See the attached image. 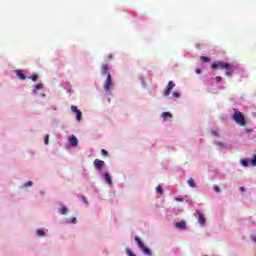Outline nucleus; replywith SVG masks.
<instances>
[{"label":"nucleus","mask_w":256,"mask_h":256,"mask_svg":"<svg viewBox=\"0 0 256 256\" xmlns=\"http://www.w3.org/2000/svg\"><path fill=\"white\" fill-rule=\"evenodd\" d=\"M60 213L61 215H67V213H69V209L67 208V206L62 205V207L60 208Z\"/></svg>","instance_id":"13"},{"label":"nucleus","mask_w":256,"mask_h":256,"mask_svg":"<svg viewBox=\"0 0 256 256\" xmlns=\"http://www.w3.org/2000/svg\"><path fill=\"white\" fill-rule=\"evenodd\" d=\"M174 87H175V82L169 81L164 92H163L164 97H169V95H171V91H173Z\"/></svg>","instance_id":"4"},{"label":"nucleus","mask_w":256,"mask_h":256,"mask_svg":"<svg viewBox=\"0 0 256 256\" xmlns=\"http://www.w3.org/2000/svg\"><path fill=\"white\" fill-rule=\"evenodd\" d=\"M172 97H175L176 99H179V97H181V94L179 92H174L172 94Z\"/></svg>","instance_id":"24"},{"label":"nucleus","mask_w":256,"mask_h":256,"mask_svg":"<svg viewBox=\"0 0 256 256\" xmlns=\"http://www.w3.org/2000/svg\"><path fill=\"white\" fill-rule=\"evenodd\" d=\"M233 121L237 123L238 125H241V127H245L247 124V121L245 120V116H243V113H241L239 110L234 109V114L232 116Z\"/></svg>","instance_id":"3"},{"label":"nucleus","mask_w":256,"mask_h":256,"mask_svg":"<svg viewBox=\"0 0 256 256\" xmlns=\"http://www.w3.org/2000/svg\"><path fill=\"white\" fill-rule=\"evenodd\" d=\"M188 185L189 187H193V188L197 187V184H195V180H193V178H190L188 180Z\"/></svg>","instance_id":"17"},{"label":"nucleus","mask_w":256,"mask_h":256,"mask_svg":"<svg viewBox=\"0 0 256 256\" xmlns=\"http://www.w3.org/2000/svg\"><path fill=\"white\" fill-rule=\"evenodd\" d=\"M174 227H176V229L185 231V229H187V223L185 221L176 222L174 223Z\"/></svg>","instance_id":"7"},{"label":"nucleus","mask_w":256,"mask_h":256,"mask_svg":"<svg viewBox=\"0 0 256 256\" xmlns=\"http://www.w3.org/2000/svg\"><path fill=\"white\" fill-rule=\"evenodd\" d=\"M200 59H201V61H203V63H209L211 61V59H209L205 56H201Z\"/></svg>","instance_id":"20"},{"label":"nucleus","mask_w":256,"mask_h":256,"mask_svg":"<svg viewBox=\"0 0 256 256\" xmlns=\"http://www.w3.org/2000/svg\"><path fill=\"white\" fill-rule=\"evenodd\" d=\"M213 189L216 193H221V188H219V186H213Z\"/></svg>","instance_id":"27"},{"label":"nucleus","mask_w":256,"mask_h":256,"mask_svg":"<svg viewBox=\"0 0 256 256\" xmlns=\"http://www.w3.org/2000/svg\"><path fill=\"white\" fill-rule=\"evenodd\" d=\"M82 201L85 203V205H89V202L87 201V197L83 196Z\"/></svg>","instance_id":"31"},{"label":"nucleus","mask_w":256,"mask_h":256,"mask_svg":"<svg viewBox=\"0 0 256 256\" xmlns=\"http://www.w3.org/2000/svg\"><path fill=\"white\" fill-rule=\"evenodd\" d=\"M71 111L76 114L77 121H81V119L83 118V113L81 112V110H78L77 106H71Z\"/></svg>","instance_id":"6"},{"label":"nucleus","mask_w":256,"mask_h":256,"mask_svg":"<svg viewBox=\"0 0 256 256\" xmlns=\"http://www.w3.org/2000/svg\"><path fill=\"white\" fill-rule=\"evenodd\" d=\"M195 72L197 73V75H201V69H196Z\"/></svg>","instance_id":"34"},{"label":"nucleus","mask_w":256,"mask_h":256,"mask_svg":"<svg viewBox=\"0 0 256 256\" xmlns=\"http://www.w3.org/2000/svg\"><path fill=\"white\" fill-rule=\"evenodd\" d=\"M31 185H33V182L32 181H28V182H26L25 187H31Z\"/></svg>","instance_id":"32"},{"label":"nucleus","mask_w":256,"mask_h":256,"mask_svg":"<svg viewBox=\"0 0 256 256\" xmlns=\"http://www.w3.org/2000/svg\"><path fill=\"white\" fill-rule=\"evenodd\" d=\"M103 177L106 180V182L108 183V185H111V175L108 174V172H104L103 173Z\"/></svg>","instance_id":"11"},{"label":"nucleus","mask_w":256,"mask_h":256,"mask_svg":"<svg viewBox=\"0 0 256 256\" xmlns=\"http://www.w3.org/2000/svg\"><path fill=\"white\" fill-rule=\"evenodd\" d=\"M252 167H256V155L254 156V159L250 161Z\"/></svg>","instance_id":"23"},{"label":"nucleus","mask_w":256,"mask_h":256,"mask_svg":"<svg viewBox=\"0 0 256 256\" xmlns=\"http://www.w3.org/2000/svg\"><path fill=\"white\" fill-rule=\"evenodd\" d=\"M216 145H218L219 147H227V144H225V142H217Z\"/></svg>","instance_id":"26"},{"label":"nucleus","mask_w":256,"mask_h":256,"mask_svg":"<svg viewBox=\"0 0 256 256\" xmlns=\"http://www.w3.org/2000/svg\"><path fill=\"white\" fill-rule=\"evenodd\" d=\"M176 201H183V199H181V198H176Z\"/></svg>","instance_id":"35"},{"label":"nucleus","mask_w":256,"mask_h":256,"mask_svg":"<svg viewBox=\"0 0 256 256\" xmlns=\"http://www.w3.org/2000/svg\"><path fill=\"white\" fill-rule=\"evenodd\" d=\"M66 223H71L72 225H75V223H77V218L72 217L70 220H66Z\"/></svg>","instance_id":"19"},{"label":"nucleus","mask_w":256,"mask_h":256,"mask_svg":"<svg viewBox=\"0 0 256 256\" xmlns=\"http://www.w3.org/2000/svg\"><path fill=\"white\" fill-rule=\"evenodd\" d=\"M69 141H70V145H71L72 147H77V145H78V140H77V137H75V135H71Z\"/></svg>","instance_id":"9"},{"label":"nucleus","mask_w":256,"mask_h":256,"mask_svg":"<svg viewBox=\"0 0 256 256\" xmlns=\"http://www.w3.org/2000/svg\"><path fill=\"white\" fill-rule=\"evenodd\" d=\"M45 145H49V135H46L44 138Z\"/></svg>","instance_id":"28"},{"label":"nucleus","mask_w":256,"mask_h":256,"mask_svg":"<svg viewBox=\"0 0 256 256\" xmlns=\"http://www.w3.org/2000/svg\"><path fill=\"white\" fill-rule=\"evenodd\" d=\"M144 255H151V249H149V247H145L143 246V248H141Z\"/></svg>","instance_id":"14"},{"label":"nucleus","mask_w":256,"mask_h":256,"mask_svg":"<svg viewBox=\"0 0 256 256\" xmlns=\"http://www.w3.org/2000/svg\"><path fill=\"white\" fill-rule=\"evenodd\" d=\"M29 79H31L32 81H37V75H32L29 77Z\"/></svg>","instance_id":"30"},{"label":"nucleus","mask_w":256,"mask_h":256,"mask_svg":"<svg viewBox=\"0 0 256 256\" xmlns=\"http://www.w3.org/2000/svg\"><path fill=\"white\" fill-rule=\"evenodd\" d=\"M223 81V78L221 76L216 77V82L221 83Z\"/></svg>","instance_id":"29"},{"label":"nucleus","mask_w":256,"mask_h":256,"mask_svg":"<svg viewBox=\"0 0 256 256\" xmlns=\"http://www.w3.org/2000/svg\"><path fill=\"white\" fill-rule=\"evenodd\" d=\"M43 87V84H37L33 90V93H37Z\"/></svg>","instance_id":"18"},{"label":"nucleus","mask_w":256,"mask_h":256,"mask_svg":"<svg viewBox=\"0 0 256 256\" xmlns=\"http://www.w3.org/2000/svg\"><path fill=\"white\" fill-rule=\"evenodd\" d=\"M255 243H256V238L254 239Z\"/></svg>","instance_id":"38"},{"label":"nucleus","mask_w":256,"mask_h":256,"mask_svg":"<svg viewBox=\"0 0 256 256\" xmlns=\"http://www.w3.org/2000/svg\"><path fill=\"white\" fill-rule=\"evenodd\" d=\"M93 165L97 171H103V167H105V161L100 159H95Z\"/></svg>","instance_id":"5"},{"label":"nucleus","mask_w":256,"mask_h":256,"mask_svg":"<svg viewBox=\"0 0 256 256\" xmlns=\"http://www.w3.org/2000/svg\"><path fill=\"white\" fill-rule=\"evenodd\" d=\"M162 117L163 119H171L173 116L169 112H163Z\"/></svg>","instance_id":"16"},{"label":"nucleus","mask_w":256,"mask_h":256,"mask_svg":"<svg viewBox=\"0 0 256 256\" xmlns=\"http://www.w3.org/2000/svg\"><path fill=\"white\" fill-rule=\"evenodd\" d=\"M240 191H245V188H243V187H240Z\"/></svg>","instance_id":"36"},{"label":"nucleus","mask_w":256,"mask_h":256,"mask_svg":"<svg viewBox=\"0 0 256 256\" xmlns=\"http://www.w3.org/2000/svg\"><path fill=\"white\" fill-rule=\"evenodd\" d=\"M198 223H200V225H205V223H207L205 216H203L201 212L198 213Z\"/></svg>","instance_id":"10"},{"label":"nucleus","mask_w":256,"mask_h":256,"mask_svg":"<svg viewBox=\"0 0 256 256\" xmlns=\"http://www.w3.org/2000/svg\"><path fill=\"white\" fill-rule=\"evenodd\" d=\"M100 75L102 77H105V75H107V78H106L103 88H104L105 93L111 95V87H113V79L111 78V73H109V64L104 63L101 65Z\"/></svg>","instance_id":"1"},{"label":"nucleus","mask_w":256,"mask_h":256,"mask_svg":"<svg viewBox=\"0 0 256 256\" xmlns=\"http://www.w3.org/2000/svg\"><path fill=\"white\" fill-rule=\"evenodd\" d=\"M111 59H113V54H109L107 57V61H111Z\"/></svg>","instance_id":"33"},{"label":"nucleus","mask_w":256,"mask_h":256,"mask_svg":"<svg viewBox=\"0 0 256 256\" xmlns=\"http://www.w3.org/2000/svg\"><path fill=\"white\" fill-rule=\"evenodd\" d=\"M15 73L16 76L20 79V81H25V79L27 78L21 70H15Z\"/></svg>","instance_id":"8"},{"label":"nucleus","mask_w":256,"mask_h":256,"mask_svg":"<svg viewBox=\"0 0 256 256\" xmlns=\"http://www.w3.org/2000/svg\"><path fill=\"white\" fill-rule=\"evenodd\" d=\"M135 241L139 247V249H142L143 247H145V245H143V241H141V238H139L138 236H136L135 238Z\"/></svg>","instance_id":"12"},{"label":"nucleus","mask_w":256,"mask_h":256,"mask_svg":"<svg viewBox=\"0 0 256 256\" xmlns=\"http://www.w3.org/2000/svg\"><path fill=\"white\" fill-rule=\"evenodd\" d=\"M212 133H213L214 135H217V132H215L214 130H212Z\"/></svg>","instance_id":"37"},{"label":"nucleus","mask_w":256,"mask_h":256,"mask_svg":"<svg viewBox=\"0 0 256 256\" xmlns=\"http://www.w3.org/2000/svg\"><path fill=\"white\" fill-rule=\"evenodd\" d=\"M101 155H102V157H109V152H107V150H105V149H102Z\"/></svg>","instance_id":"21"},{"label":"nucleus","mask_w":256,"mask_h":256,"mask_svg":"<svg viewBox=\"0 0 256 256\" xmlns=\"http://www.w3.org/2000/svg\"><path fill=\"white\" fill-rule=\"evenodd\" d=\"M37 235L40 236V237H43V235H45V231L37 230Z\"/></svg>","instance_id":"25"},{"label":"nucleus","mask_w":256,"mask_h":256,"mask_svg":"<svg viewBox=\"0 0 256 256\" xmlns=\"http://www.w3.org/2000/svg\"><path fill=\"white\" fill-rule=\"evenodd\" d=\"M156 191H157L160 195H163V187H161V185L157 186Z\"/></svg>","instance_id":"22"},{"label":"nucleus","mask_w":256,"mask_h":256,"mask_svg":"<svg viewBox=\"0 0 256 256\" xmlns=\"http://www.w3.org/2000/svg\"><path fill=\"white\" fill-rule=\"evenodd\" d=\"M240 163L243 167H249V160L248 159H241Z\"/></svg>","instance_id":"15"},{"label":"nucleus","mask_w":256,"mask_h":256,"mask_svg":"<svg viewBox=\"0 0 256 256\" xmlns=\"http://www.w3.org/2000/svg\"><path fill=\"white\" fill-rule=\"evenodd\" d=\"M211 69H224L225 75L227 77H231V75H233V71H231V63L229 62H223V61L215 62L211 65Z\"/></svg>","instance_id":"2"}]
</instances>
